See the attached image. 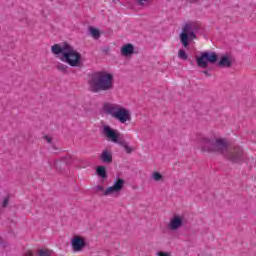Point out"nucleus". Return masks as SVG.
<instances>
[{
  "mask_svg": "<svg viewBox=\"0 0 256 256\" xmlns=\"http://www.w3.org/2000/svg\"><path fill=\"white\" fill-rule=\"evenodd\" d=\"M201 151L204 153H221L226 159L232 163H240L243 161V148H229L227 140L217 137H202L200 140Z\"/></svg>",
  "mask_w": 256,
  "mask_h": 256,
  "instance_id": "1",
  "label": "nucleus"
},
{
  "mask_svg": "<svg viewBox=\"0 0 256 256\" xmlns=\"http://www.w3.org/2000/svg\"><path fill=\"white\" fill-rule=\"evenodd\" d=\"M88 85L92 93L112 91L115 85L113 74L105 71L94 72L88 77Z\"/></svg>",
  "mask_w": 256,
  "mask_h": 256,
  "instance_id": "2",
  "label": "nucleus"
},
{
  "mask_svg": "<svg viewBox=\"0 0 256 256\" xmlns=\"http://www.w3.org/2000/svg\"><path fill=\"white\" fill-rule=\"evenodd\" d=\"M54 55H60V61L70 67H81V54L73 46L64 44H55L51 47Z\"/></svg>",
  "mask_w": 256,
  "mask_h": 256,
  "instance_id": "3",
  "label": "nucleus"
},
{
  "mask_svg": "<svg viewBox=\"0 0 256 256\" xmlns=\"http://www.w3.org/2000/svg\"><path fill=\"white\" fill-rule=\"evenodd\" d=\"M104 112L106 115L112 117L121 123V125H127V123H131V110L129 108L118 104V103H111L107 102L103 105Z\"/></svg>",
  "mask_w": 256,
  "mask_h": 256,
  "instance_id": "4",
  "label": "nucleus"
},
{
  "mask_svg": "<svg viewBox=\"0 0 256 256\" xmlns=\"http://www.w3.org/2000/svg\"><path fill=\"white\" fill-rule=\"evenodd\" d=\"M197 29L199 27L195 23H188L183 26L182 32L180 33V42L183 47H189V41L197 39V35H195Z\"/></svg>",
  "mask_w": 256,
  "mask_h": 256,
  "instance_id": "5",
  "label": "nucleus"
},
{
  "mask_svg": "<svg viewBox=\"0 0 256 256\" xmlns=\"http://www.w3.org/2000/svg\"><path fill=\"white\" fill-rule=\"evenodd\" d=\"M123 187H125V180L122 178H116L112 186L105 189L103 186L99 185L96 187V191H100L105 197H109L110 195H117L118 193H121V191H123Z\"/></svg>",
  "mask_w": 256,
  "mask_h": 256,
  "instance_id": "6",
  "label": "nucleus"
},
{
  "mask_svg": "<svg viewBox=\"0 0 256 256\" xmlns=\"http://www.w3.org/2000/svg\"><path fill=\"white\" fill-rule=\"evenodd\" d=\"M86 245H87V243L85 242V238H83L81 236H74L71 240L72 249L76 253L83 251V249H85Z\"/></svg>",
  "mask_w": 256,
  "mask_h": 256,
  "instance_id": "7",
  "label": "nucleus"
},
{
  "mask_svg": "<svg viewBox=\"0 0 256 256\" xmlns=\"http://www.w3.org/2000/svg\"><path fill=\"white\" fill-rule=\"evenodd\" d=\"M103 133L106 139H109L112 143H117V141H119V131L111 128V126L105 125L103 127Z\"/></svg>",
  "mask_w": 256,
  "mask_h": 256,
  "instance_id": "8",
  "label": "nucleus"
},
{
  "mask_svg": "<svg viewBox=\"0 0 256 256\" xmlns=\"http://www.w3.org/2000/svg\"><path fill=\"white\" fill-rule=\"evenodd\" d=\"M218 65L219 67L229 69V67L233 65V57H231V55L229 54L223 55L220 61L218 62Z\"/></svg>",
  "mask_w": 256,
  "mask_h": 256,
  "instance_id": "9",
  "label": "nucleus"
},
{
  "mask_svg": "<svg viewBox=\"0 0 256 256\" xmlns=\"http://www.w3.org/2000/svg\"><path fill=\"white\" fill-rule=\"evenodd\" d=\"M100 160L102 163H113V153L111 150H103L100 155Z\"/></svg>",
  "mask_w": 256,
  "mask_h": 256,
  "instance_id": "10",
  "label": "nucleus"
},
{
  "mask_svg": "<svg viewBox=\"0 0 256 256\" xmlns=\"http://www.w3.org/2000/svg\"><path fill=\"white\" fill-rule=\"evenodd\" d=\"M196 63L198 67H200V69H207V67H209V62H207L205 52H203L200 56L196 57Z\"/></svg>",
  "mask_w": 256,
  "mask_h": 256,
  "instance_id": "11",
  "label": "nucleus"
},
{
  "mask_svg": "<svg viewBox=\"0 0 256 256\" xmlns=\"http://www.w3.org/2000/svg\"><path fill=\"white\" fill-rule=\"evenodd\" d=\"M133 53H135L133 44H126L121 48V55L124 57H129V55H133Z\"/></svg>",
  "mask_w": 256,
  "mask_h": 256,
  "instance_id": "12",
  "label": "nucleus"
},
{
  "mask_svg": "<svg viewBox=\"0 0 256 256\" xmlns=\"http://www.w3.org/2000/svg\"><path fill=\"white\" fill-rule=\"evenodd\" d=\"M183 223H187V221H185V215H174L170 220V225H183Z\"/></svg>",
  "mask_w": 256,
  "mask_h": 256,
  "instance_id": "13",
  "label": "nucleus"
},
{
  "mask_svg": "<svg viewBox=\"0 0 256 256\" xmlns=\"http://www.w3.org/2000/svg\"><path fill=\"white\" fill-rule=\"evenodd\" d=\"M204 56H206V61L208 63H211L212 65L214 63H217L218 57H217V54L215 52H208V51H206V52H204Z\"/></svg>",
  "mask_w": 256,
  "mask_h": 256,
  "instance_id": "14",
  "label": "nucleus"
},
{
  "mask_svg": "<svg viewBox=\"0 0 256 256\" xmlns=\"http://www.w3.org/2000/svg\"><path fill=\"white\" fill-rule=\"evenodd\" d=\"M96 173L99 177H102V179H107V168L105 166H98Z\"/></svg>",
  "mask_w": 256,
  "mask_h": 256,
  "instance_id": "15",
  "label": "nucleus"
},
{
  "mask_svg": "<svg viewBox=\"0 0 256 256\" xmlns=\"http://www.w3.org/2000/svg\"><path fill=\"white\" fill-rule=\"evenodd\" d=\"M89 32L91 37H93V39H99V37H101V32L97 28L90 27Z\"/></svg>",
  "mask_w": 256,
  "mask_h": 256,
  "instance_id": "16",
  "label": "nucleus"
},
{
  "mask_svg": "<svg viewBox=\"0 0 256 256\" xmlns=\"http://www.w3.org/2000/svg\"><path fill=\"white\" fill-rule=\"evenodd\" d=\"M178 57H179V59H183V61H187V59H189L187 52H185V50H183V49L178 51Z\"/></svg>",
  "mask_w": 256,
  "mask_h": 256,
  "instance_id": "17",
  "label": "nucleus"
},
{
  "mask_svg": "<svg viewBox=\"0 0 256 256\" xmlns=\"http://www.w3.org/2000/svg\"><path fill=\"white\" fill-rule=\"evenodd\" d=\"M38 255L39 256H51V255H53V252L48 249H40L38 251Z\"/></svg>",
  "mask_w": 256,
  "mask_h": 256,
  "instance_id": "18",
  "label": "nucleus"
},
{
  "mask_svg": "<svg viewBox=\"0 0 256 256\" xmlns=\"http://www.w3.org/2000/svg\"><path fill=\"white\" fill-rule=\"evenodd\" d=\"M152 179H154V181H162L163 175H161V173H159V172H154L152 174Z\"/></svg>",
  "mask_w": 256,
  "mask_h": 256,
  "instance_id": "19",
  "label": "nucleus"
},
{
  "mask_svg": "<svg viewBox=\"0 0 256 256\" xmlns=\"http://www.w3.org/2000/svg\"><path fill=\"white\" fill-rule=\"evenodd\" d=\"M122 147H123V149H125L126 153H128V154L133 153V148L131 146L127 145V143H123Z\"/></svg>",
  "mask_w": 256,
  "mask_h": 256,
  "instance_id": "20",
  "label": "nucleus"
},
{
  "mask_svg": "<svg viewBox=\"0 0 256 256\" xmlns=\"http://www.w3.org/2000/svg\"><path fill=\"white\" fill-rule=\"evenodd\" d=\"M57 69H58V71H63V72H65V71H67L68 67H67V65H65V64L59 63V64L57 65Z\"/></svg>",
  "mask_w": 256,
  "mask_h": 256,
  "instance_id": "21",
  "label": "nucleus"
},
{
  "mask_svg": "<svg viewBox=\"0 0 256 256\" xmlns=\"http://www.w3.org/2000/svg\"><path fill=\"white\" fill-rule=\"evenodd\" d=\"M137 3L140 7H145V5H149V0H137Z\"/></svg>",
  "mask_w": 256,
  "mask_h": 256,
  "instance_id": "22",
  "label": "nucleus"
},
{
  "mask_svg": "<svg viewBox=\"0 0 256 256\" xmlns=\"http://www.w3.org/2000/svg\"><path fill=\"white\" fill-rule=\"evenodd\" d=\"M7 205H9V197L4 198V200L2 202V207L3 208L7 207Z\"/></svg>",
  "mask_w": 256,
  "mask_h": 256,
  "instance_id": "23",
  "label": "nucleus"
},
{
  "mask_svg": "<svg viewBox=\"0 0 256 256\" xmlns=\"http://www.w3.org/2000/svg\"><path fill=\"white\" fill-rule=\"evenodd\" d=\"M157 256H171L169 252H157Z\"/></svg>",
  "mask_w": 256,
  "mask_h": 256,
  "instance_id": "24",
  "label": "nucleus"
},
{
  "mask_svg": "<svg viewBox=\"0 0 256 256\" xmlns=\"http://www.w3.org/2000/svg\"><path fill=\"white\" fill-rule=\"evenodd\" d=\"M44 141H46L47 143H51V141H53V139L49 136H44Z\"/></svg>",
  "mask_w": 256,
  "mask_h": 256,
  "instance_id": "25",
  "label": "nucleus"
},
{
  "mask_svg": "<svg viewBox=\"0 0 256 256\" xmlns=\"http://www.w3.org/2000/svg\"><path fill=\"white\" fill-rule=\"evenodd\" d=\"M204 75H206V77H211V74H209L208 71H203Z\"/></svg>",
  "mask_w": 256,
  "mask_h": 256,
  "instance_id": "26",
  "label": "nucleus"
},
{
  "mask_svg": "<svg viewBox=\"0 0 256 256\" xmlns=\"http://www.w3.org/2000/svg\"><path fill=\"white\" fill-rule=\"evenodd\" d=\"M178 227H179V226H177V225H172V226H171V229H172V230H175V229H177Z\"/></svg>",
  "mask_w": 256,
  "mask_h": 256,
  "instance_id": "27",
  "label": "nucleus"
},
{
  "mask_svg": "<svg viewBox=\"0 0 256 256\" xmlns=\"http://www.w3.org/2000/svg\"><path fill=\"white\" fill-rule=\"evenodd\" d=\"M1 213H3V210L0 208V215H1Z\"/></svg>",
  "mask_w": 256,
  "mask_h": 256,
  "instance_id": "28",
  "label": "nucleus"
}]
</instances>
